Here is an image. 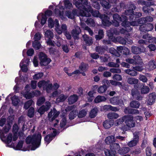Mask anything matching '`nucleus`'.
Segmentation results:
<instances>
[{
	"mask_svg": "<svg viewBox=\"0 0 156 156\" xmlns=\"http://www.w3.org/2000/svg\"><path fill=\"white\" fill-rule=\"evenodd\" d=\"M41 137L40 133L34 134L32 136H29L26 138V142L27 144H31V150H34L40 146Z\"/></svg>",
	"mask_w": 156,
	"mask_h": 156,
	"instance_id": "obj_1",
	"label": "nucleus"
},
{
	"mask_svg": "<svg viewBox=\"0 0 156 156\" xmlns=\"http://www.w3.org/2000/svg\"><path fill=\"white\" fill-rule=\"evenodd\" d=\"M146 23V20L145 17L141 18L138 20L137 21H132L131 22L124 21L122 23V25L124 27L125 29H122L121 30L122 33L124 34L125 31L129 32L131 31L133 28L131 26H137L138 24H143Z\"/></svg>",
	"mask_w": 156,
	"mask_h": 156,
	"instance_id": "obj_2",
	"label": "nucleus"
},
{
	"mask_svg": "<svg viewBox=\"0 0 156 156\" xmlns=\"http://www.w3.org/2000/svg\"><path fill=\"white\" fill-rule=\"evenodd\" d=\"M76 7L80 10H86L90 6L88 3L87 0H78L75 3Z\"/></svg>",
	"mask_w": 156,
	"mask_h": 156,
	"instance_id": "obj_3",
	"label": "nucleus"
},
{
	"mask_svg": "<svg viewBox=\"0 0 156 156\" xmlns=\"http://www.w3.org/2000/svg\"><path fill=\"white\" fill-rule=\"evenodd\" d=\"M40 64L42 66H46L51 61V60L47 57V55L44 53L41 52L39 55Z\"/></svg>",
	"mask_w": 156,
	"mask_h": 156,
	"instance_id": "obj_4",
	"label": "nucleus"
},
{
	"mask_svg": "<svg viewBox=\"0 0 156 156\" xmlns=\"http://www.w3.org/2000/svg\"><path fill=\"white\" fill-rule=\"evenodd\" d=\"M139 132H135L133 133V140L127 143V145L129 147H132L136 145L139 141Z\"/></svg>",
	"mask_w": 156,
	"mask_h": 156,
	"instance_id": "obj_5",
	"label": "nucleus"
},
{
	"mask_svg": "<svg viewBox=\"0 0 156 156\" xmlns=\"http://www.w3.org/2000/svg\"><path fill=\"white\" fill-rule=\"evenodd\" d=\"M87 10H80V12L79 13L80 19L82 24L83 25H85L84 23H83L82 22H85L87 19V17H89L91 16L90 13H88Z\"/></svg>",
	"mask_w": 156,
	"mask_h": 156,
	"instance_id": "obj_6",
	"label": "nucleus"
},
{
	"mask_svg": "<svg viewBox=\"0 0 156 156\" xmlns=\"http://www.w3.org/2000/svg\"><path fill=\"white\" fill-rule=\"evenodd\" d=\"M135 4L132 2L129 3L127 5L128 9L126 10L124 12V14L127 16L132 15L134 12V10L136 9Z\"/></svg>",
	"mask_w": 156,
	"mask_h": 156,
	"instance_id": "obj_7",
	"label": "nucleus"
},
{
	"mask_svg": "<svg viewBox=\"0 0 156 156\" xmlns=\"http://www.w3.org/2000/svg\"><path fill=\"white\" fill-rule=\"evenodd\" d=\"M81 33L80 28L78 26L75 27L71 31L72 36L74 40L79 39V34Z\"/></svg>",
	"mask_w": 156,
	"mask_h": 156,
	"instance_id": "obj_8",
	"label": "nucleus"
},
{
	"mask_svg": "<svg viewBox=\"0 0 156 156\" xmlns=\"http://www.w3.org/2000/svg\"><path fill=\"white\" fill-rule=\"evenodd\" d=\"M125 122L127 126L129 128L134 127L135 125V122L133 120V117L130 115H126Z\"/></svg>",
	"mask_w": 156,
	"mask_h": 156,
	"instance_id": "obj_9",
	"label": "nucleus"
},
{
	"mask_svg": "<svg viewBox=\"0 0 156 156\" xmlns=\"http://www.w3.org/2000/svg\"><path fill=\"white\" fill-rule=\"evenodd\" d=\"M156 95L154 92H153L149 94L147 96L146 99V102L147 105H153L155 101Z\"/></svg>",
	"mask_w": 156,
	"mask_h": 156,
	"instance_id": "obj_10",
	"label": "nucleus"
},
{
	"mask_svg": "<svg viewBox=\"0 0 156 156\" xmlns=\"http://www.w3.org/2000/svg\"><path fill=\"white\" fill-rule=\"evenodd\" d=\"M51 106V103L49 101H46L45 103V105H43L38 110V112L40 113L41 115L43 114L45 112L48 110Z\"/></svg>",
	"mask_w": 156,
	"mask_h": 156,
	"instance_id": "obj_11",
	"label": "nucleus"
},
{
	"mask_svg": "<svg viewBox=\"0 0 156 156\" xmlns=\"http://www.w3.org/2000/svg\"><path fill=\"white\" fill-rule=\"evenodd\" d=\"M131 48L132 53L135 54H140L146 51V48L143 45H140V47L133 46Z\"/></svg>",
	"mask_w": 156,
	"mask_h": 156,
	"instance_id": "obj_12",
	"label": "nucleus"
},
{
	"mask_svg": "<svg viewBox=\"0 0 156 156\" xmlns=\"http://www.w3.org/2000/svg\"><path fill=\"white\" fill-rule=\"evenodd\" d=\"M113 19L114 21H119V22H122L121 25L122 26V23L124 22H128L126 16H122V18L117 14H114L113 16Z\"/></svg>",
	"mask_w": 156,
	"mask_h": 156,
	"instance_id": "obj_13",
	"label": "nucleus"
},
{
	"mask_svg": "<svg viewBox=\"0 0 156 156\" xmlns=\"http://www.w3.org/2000/svg\"><path fill=\"white\" fill-rule=\"evenodd\" d=\"M142 16V13L140 12H133V14L129 15V20L130 21H137L138 18Z\"/></svg>",
	"mask_w": 156,
	"mask_h": 156,
	"instance_id": "obj_14",
	"label": "nucleus"
},
{
	"mask_svg": "<svg viewBox=\"0 0 156 156\" xmlns=\"http://www.w3.org/2000/svg\"><path fill=\"white\" fill-rule=\"evenodd\" d=\"M117 50L119 53L123 55H127L129 53V50L128 48L125 47L120 46L117 48Z\"/></svg>",
	"mask_w": 156,
	"mask_h": 156,
	"instance_id": "obj_15",
	"label": "nucleus"
},
{
	"mask_svg": "<svg viewBox=\"0 0 156 156\" xmlns=\"http://www.w3.org/2000/svg\"><path fill=\"white\" fill-rule=\"evenodd\" d=\"M124 112L126 114H139V112L137 109L130 108L127 107L125 108Z\"/></svg>",
	"mask_w": 156,
	"mask_h": 156,
	"instance_id": "obj_16",
	"label": "nucleus"
},
{
	"mask_svg": "<svg viewBox=\"0 0 156 156\" xmlns=\"http://www.w3.org/2000/svg\"><path fill=\"white\" fill-rule=\"evenodd\" d=\"M89 8V9H88L87 10V11L88 12H89L90 15L91 14L93 16L95 17H98L100 18L102 14L99 12L98 10H93L91 6H90Z\"/></svg>",
	"mask_w": 156,
	"mask_h": 156,
	"instance_id": "obj_17",
	"label": "nucleus"
},
{
	"mask_svg": "<svg viewBox=\"0 0 156 156\" xmlns=\"http://www.w3.org/2000/svg\"><path fill=\"white\" fill-rule=\"evenodd\" d=\"M83 37L87 45L90 46L93 43V42L91 37L85 34L83 36Z\"/></svg>",
	"mask_w": 156,
	"mask_h": 156,
	"instance_id": "obj_18",
	"label": "nucleus"
},
{
	"mask_svg": "<svg viewBox=\"0 0 156 156\" xmlns=\"http://www.w3.org/2000/svg\"><path fill=\"white\" fill-rule=\"evenodd\" d=\"M12 134L11 133H9L5 141V143L7 144L6 146L10 147H12L13 143H12L10 145L9 144L12 142Z\"/></svg>",
	"mask_w": 156,
	"mask_h": 156,
	"instance_id": "obj_19",
	"label": "nucleus"
},
{
	"mask_svg": "<svg viewBox=\"0 0 156 156\" xmlns=\"http://www.w3.org/2000/svg\"><path fill=\"white\" fill-rule=\"evenodd\" d=\"M77 14V12L76 10L73 9L71 12L70 11H68L66 12V16L69 18L73 19L75 16Z\"/></svg>",
	"mask_w": 156,
	"mask_h": 156,
	"instance_id": "obj_20",
	"label": "nucleus"
},
{
	"mask_svg": "<svg viewBox=\"0 0 156 156\" xmlns=\"http://www.w3.org/2000/svg\"><path fill=\"white\" fill-rule=\"evenodd\" d=\"M113 123V120L109 119L106 120L103 122V126L105 129H108L112 126Z\"/></svg>",
	"mask_w": 156,
	"mask_h": 156,
	"instance_id": "obj_21",
	"label": "nucleus"
},
{
	"mask_svg": "<svg viewBox=\"0 0 156 156\" xmlns=\"http://www.w3.org/2000/svg\"><path fill=\"white\" fill-rule=\"evenodd\" d=\"M120 147L119 144L118 143H113L110 145V150L114 151L115 153L117 151L118 152L119 149Z\"/></svg>",
	"mask_w": 156,
	"mask_h": 156,
	"instance_id": "obj_22",
	"label": "nucleus"
},
{
	"mask_svg": "<svg viewBox=\"0 0 156 156\" xmlns=\"http://www.w3.org/2000/svg\"><path fill=\"white\" fill-rule=\"evenodd\" d=\"M67 31V27L65 24H62L61 26V28L59 27V28L56 29V32L59 34H61L62 33H64Z\"/></svg>",
	"mask_w": 156,
	"mask_h": 156,
	"instance_id": "obj_23",
	"label": "nucleus"
},
{
	"mask_svg": "<svg viewBox=\"0 0 156 156\" xmlns=\"http://www.w3.org/2000/svg\"><path fill=\"white\" fill-rule=\"evenodd\" d=\"M78 97L76 94H74L70 96L68 98V101L69 104H72L76 102L78 100Z\"/></svg>",
	"mask_w": 156,
	"mask_h": 156,
	"instance_id": "obj_24",
	"label": "nucleus"
},
{
	"mask_svg": "<svg viewBox=\"0 0 156 156\" xmlns=\"http://www.w3.org/2000/svg\"><path fill=\"white\" fill-rule=\"evenodd\" d=\"M142 10L145 13L147 14L154 11V9L150 6L146 5L143 7Z\"/></svg>",
	"mask_w": 156,
	"mask_h": 156,
	"instance_id": "obj_25",
	"label": "nucleus"
},
{
	"mask_svg": "<svg viewBox=\"0 0 156 156\" xmlns=\"http://www.w3.org/2000/svg\"><path fill=\"white\" fill-rule=\"evenodd\" d=\"M105 141L106 144L108 145H110L115 142V139L114 138V136L112 135L107 137L105 139Z\"/></svg>",
	"mask_w": 156,
	"mask_h": 156,
	"instance_id": "obj_26",
	"label": "nucleus"
},
{
	"mask_svg": "<svg viewBox=\"0 0 156 156\" xmlns=\"http://www.w3.org/2000/svg\"><path fill=\"white\" fill-rule=\"evenodd\" d=\"M110 102L113 105H119L121 103L122 101L119 100L118 97H114L110 99Z\"/></svg>",
	"mask_w": 156,
	"mask_h": 156,
	"instance_id": "obj_27",
	"label": "nucleus"
},
{
	"mask_svg": "<svg viewBox=\"0 0 156 156\" xmlns=\"http://www.w3.org/2000/svg\"><path fill=\"white\" fill-rule=\"evenodd\" d=\"M130 149L129 147H124L120 148L118 153L121 154H124L128 153Z\"/></svg>",
	"mask_w": 156,
	"mask_h": 156,
	"instance_id": "obj_28",
	"label": "nucleus"
},
{
	"mask_svg": "<svg viewBox=\"0 0 156 156\" xmlns=\"http://www.w3.org/2000/svg\"><path fill=\"white\" fill-rule=\"evenodd\" d=\"M118 34V31L115 28H110L108 33V35L109 37H112L114 34L117 35Z\"/></svg>",
	"mask_w": 156,
	"mask_h": 156,
	"instance_id": "obj_29",
	"label": "nucleus"
},
{
	"mask_svg": "<svg viewBox=\"0 0 156 156\" xmlns=\"http://www.w3.org/2000/svg\"><path fill=\"white\" fill-rule=\"evenodd\" d=\"M126 73L130 75L131 76H136L137 74L138 73L135 71L134 69H128L125 70Z\"/></svg>",
	"mask_w": 156,
	"mask_h": 156,
	"instance_id": "obj_30",
	"label": "nucleus"
},
{
	"mask_svg": "<svg viewBox=\"0 0 156 156\" xmlns=\"http://www.w3.org/2000/svg\"><path fill=\"white\" fill-rule=\"evenodd\" d=\"M11 126L9 123H8L7 124L5 125L2 129H0V133H7L9 132L11 128Z\"/></svg>",
	"mask_w": 156,
	"mask_h": 156,
	"instance_id": "obj_31",
	"label": "nucleus"
},
{
	"mask_svg": "<svg viewBox=\"0 0 156 156\" xmlns=\"http://www.w3.org/2000/svg\"><path fill=\"white\" fill-rule=\"evenodd\" d=\"M98 109L97 108L95 107L93 108L90 112L89 116L91 118H94L97 115Z\"/></svg>",
	"mask_w": 156,
	"mask_h": 156,
	"instance_id": "obj_32",
	"label": "nucleus"
},
{
	"mask_svg": "<svg viewBox=\"0 0 156 156\" xmlns=\"http://www.w3.org/2000/svg\"><path fill=\"white\" fill-rule=\"evenodd\" d=\"M130 105L132 108H138L140 105V104L139 101L133 100L130 103Z\"/></svg>",
	"mask_w": 156,
	"mask_h": 156,
	"instance_id": "obj_33",
	"label": "nucleus"
},
{
	"mask_svg": "<svg viewBox=\"0 0 156 156\" xmlns=\"http://www.w3.org/2000/svg\"><path fill=\"white\" fill-rule=\"evenodd\" d=\"M149 69L153 70L156 68V62L153 59L149 61L148 64Z\"/></svg>",
	"mask_w": 156,
	"mask_h": 156,
	"instance_id": "obj_34",
	"label": "nucleus"
},
{
	"mask_svg": "<svg viewBox=\"0 0 156 156\" xmlns=\"http://www.w3.org/2000/svg\"><path fill=\"white\" fill-rule=\"evenodd\" d=\"M77 113L78 112L77 110H73L70 112L69 115V119L71 120L73 119L76 117Z\"/></svg>",
	"mask_w": 156,
	"mask_h": 156,
	"instance_id": "obj_35",
	"label": "nucleus"
},
{
	"mask_svg": "<svg viewBox=\"0 0 156 156\" xmlns=\"http://www.w3.org/2000/svg\"><path fill=\"white\" fill-rule=\"evenodd\" d=\"M143 87L141 89L140 93L141 94H147L149 93L150 89L149 87L147 86H144V84H142L141 85Z\"/></svg>",
	"mask_w": 156,
	"mask_h": 156,
	"instance_id": "obj_36",
	"label": "nucleus"
},
{
	"mask_svg": "<svg viewBox=\"0 0 156 156\" xmlns=\"http://www.w3.org/2000/svg\"><path fill=\"white\" fill-rule=\"evenodd\" d=\"M95 50L99 54L102 55L104 54L105 51V49L103 47L97 46L95 48Z\"/></svg>",
	"mask_w": 156,
	"mask_h": 156,
	"instance_id": "obj_37",
	"label": "nucleus"
},
{
	"mask_svg": "<svg viewBox=\"0 0 156 156\" xmlns=\"http://www.w3.org/2000/svg\"><path fill=\"white\" fill-rule=\"evenodd\" d=\"M139 80L138 79L133 77L129 78L127 80V83L131 85L137 84Z\"/></svg>",
	"mask_w": 156,
	"mask_h": 156,
	"instance_id": "obj_38",
	"label": "nucleus"
},
{
	"mask_svg": "<svg viewBox=\"0 0 156 156\" xmlns=\"http://www.w3.org/2000/svg\"><path fill=\"white\" fill-rule=\"evenodd\" d=\"M34 101L32 100H29L25 102L23 108L25 110H27L30 108V107L32 105Z\"/></svg>",
	"mask_w": 156,
	"mask_h": 156,
	"instance_id": "obj_39",
	"label": "nucleus"
},
{
	"mask_svg": "<svg viewBox=\"0 0 156 156\" xmlns=\"http://www.w3.org/2000/svg\"><path fill=\"white\" fill-rule=\"evenodd\" d=\"M104 32L102 30H100L98 35H95V38L96 40H99L102 39L104 37Z\"/></svg>",
	"mask_w": 156,
	"mask_h": 156,
	"instance_id": "obj_40",
	"label": "nucleus"
},
{
	"mask_svg": "<svg viewBox=\"0 0 156 156\" xmlns=\"http://www.w3.org/2000/svg\"><path fill=\"white\" fill-rule=\"evenodd\" d=\"M23 96L27 99H30L34 96V92L26 91L23 94Z\"/></svg>",
	"mask_w": 156,
	"mask_h": 156,
	"instance_id": "obj_41",
	"label": "nucleus"
},
{
	"mask_svg": "<svg viewBox=\"0 0 156 156\" xmlns=\"http://www.w3.org/2000/svg\"><path fill=\"white\" fill-rule=\"evenodd\" d=\"M88 66L87 64L82 62L79 66V69L82 71L85 72L88 69Z\"/></svg>",
	"mask_w": 156,
	"mask_h": 156,
	"instance_id": "obj_42",
	"label": "nucleus"
},
{
	"mask_svg": "<svg viewBox=\"0 0 156 156\" xmlns=\"http://www.w3.org/2000/svg\"><path fill=\"white\" fill-rule=\"evenodd\" d=\"M34 108L33 107H30L27 111V115L30 118L33 117L34 116Z\"/></svg>",
	"mask_w": 156,
	"mask_h": 156,
	"instance_id": "obj_43",
	"label": "nucleus"
},
{
	"mask_svg": "<svg viewBox=\"0 0 156 156\" xmlns=\"http://www.w3.org/2000/svg\"><path fill=\"white\" fill-rule=\"evenodd\" d=\"M11 98L13 105L15 106H17L20 101L18 97L14 95V96L12 97Z\"/></svg>",
	"mask_w": 156,
	"mask_h": 156,
	"instance_id": "obj_44",
	"label": "nucleus"
},
{
	"mask_svg": "<svg viewBox=\"0 0 156 156\" xmlns=\"http://www.w3.org/2000/svg\"><path fill=\"white\" fill-rule=\"evenodd\" d=\"M100 4L103 7L106 9H110L111 6L110 4L105 0L101 1Z\"/></svg>",
	"mask_w": 156,
	"mask_h": 156,
	"instance_id": "obj_45",
	"label": "nucleus"
},
{
	"mask_svg": "<svg viewBox=\"0 0 156 156\" xmlns=\"http://www.w3.org/2000/svg\"><path fill=\"white\" fill-rule=\"evenodd\" d=\"M32 46L35 49L38 50L41 48V45L39 41L35 40L33 42Z\"/></svg>",
	"mask_w": 156,
	"mask_h": 156,
	"instance_id": "obj_46",
	"label": "nucleus"
},
{
	"mask_svg": "<svg viewBox=\"0 0 156 156\" xmlns=\"http://www.w3.org/2000/svg\"><path fill=\"white\" fill-rule=\"evenodd\" d=\"M104 108L107 110H110L114 112L118 111L119 110V108H118L116 107L112 106L109 105H105L104 106Z\"/></svg>",
	"mask_w": 156,
	"mask_h": 156,
	"instance_id": "obj_47",
	"label": "nucleus"
},
{
	"mask_svg": "<svg viewBox=\"0 0 156 156\" xmlns=\"http://www.w3.org/2000/svg\"><path fill=\"white\" fill-rule=\"evenodd\" d=\"M107 117L109 119H113L117 118L119 117V115L115 112L109 113L108 114Z\"/></svg>",
	"mask_w": 156,
	"mask_h": 156,
	"instance_id": "obj_48",
	"label": "nucleus"
},
{
	"mask_svg": "<svg viewBox=\"0 0 156 156\" xmlns=\"http://www.w3.org/2000/svg\"><path fill=\"white\" fill-rule=\"evenodd\" d=\"M106 98L104 96H98L94 99V101L96 103H98L101 101H105Z\"/></svg>",
	"mask_w": 156,
	"mask_h": 156,
	"instance_id": "obj_49",
	"label": "nucleus"
},
{
	"mask_svg": "<svg viewBox=\"0 0 156 156\" xmlns=\"http://www.w3.org/2000/svg\"><path fill=\"white\" fill-rule=\"evenodd\" d=\"M24 61L23 59L21 62L20 64V66L21 69L23 72H27L28 71L27 66L26 64H23L22 66H21V64H23L24 63Z\"/></svg>",
	"mask_w": 156,
	"mask_h": 156,
	"instance_id": "obj_50",
	"label": "nucleus"
},
{
	"mask_svg": "<svg viewBox=\"0 0 156 156\" xmlns=\"http://www.w3.org/2000/svg\"><path fill=\"white\" fill-rule=\"evenodd\" d=\"M49 81H46L44 87V88L46 90L47 92L51 90L52 88V85L51 83H49Z\"/></svg>",
	"mask_w": 156,
	"mask_h": 156,
	"instance_id": "obj_51",
	"label": "nucleus"
},
{
	"mask_svg": "<svg viewBox=\"0 0 156 156\" xmlns=\"http://www.w3.org/2000/svg\"><path fill=\"white\" fill-rule=\"evenodd\" d=\"M87 113V109H83L80 111L78 114V117L80 118H82L86 116Z\"/></svg>",
	"mask_w": 156,
	"mask_h": 156,
	"instance_id": "obj_52",
	"label": "nucleus"
},
{
	"mask_svg": "<svg viewBox=\"0 0 156 156\" xmlns=\"http://www.w3.org/2000/svg\"><path fill=\"white\" fill-rule=\"evenodd\" d=\"M86 23L90 27H94L95 26V22L94 20L91 18L87 19L86 21Z\"/></svg>",
	"mask_w": 156,
	"mask_h": 156,
	"instance_id": "obj_53",
	"label": "nucleus"
},
{
	"mask_svg": "<svg viewBox=\"0 0 156 156\" xmlns=\"http://www.w3.org/2000/svg\"><path fill=\"white\" fill-rule=\"evenodd\" d=\"M109 52L111 54L115 55L116 56H119L120 55L119 53V52L117 50H116L114 48L112 47L111 48L109 49Z\"/></svg>",
	"mask_w": 156,
	"mask_h": 156,
	"instance_id": "obj_54",
	"label": "nucleus"
},
{
	"mask_svg": "<svg viewBox=\"0 0 156 156\" xmlns=\"http://www.w3.org/2000/svg\"><path fill=\"white\" fill-rule=\"evenodd\" d=\"M45 36L46 38H48V39L53 38L54 34L51 31L48 30L45 32Z\"/></svg>",
	"mask_w": 156,
	"mask_h": 156,
	"instance_id": "obj_55",
	"label": "nucleus"
},
{
	"mask_svg": "<svg viewBox=\"0 0 156 156\" xmlns=\"http://www.w3.org/2000/svg\"><path fill=\"white\" fill-rule=\"evenodd\" d=\"M105 156H115V153L111 150L106 149L105 151Z\"/></svg>",
	"mask_w": 156,
	"mask_h": 156,
	"instance_id": "obj_56",
	"label": "nucleus"
},
{
	"mask_svg": "<svg viewBox=\"0 0 156 156\" xmlns=\"http://www.w3.org/2000/svg\"><path fill=\"white\" fill-rule=\"evenodd\" d=\"M67 97L63 94L60 95L56 99V101L58 102H63L66 99Z\"/></svg>",
	"mask_w": 156,
	"mask_h": 156,
	"instance_id": "obj_57",
	"label": "nucleus"
},
{
	"mask_svg": "<svg viewBox=\"0 0 156 156\" xmlns=\"http://www.w3.org/2000/svg\"><path fill=\"white\" fill-rule=\"evenodd\" d=\"M126 118V115H125L122 116V117L117 119L115 121V124L117 125H119L122 124V123L124 121H125Z\"/></svg>",
	"mask_w": 156,
	"mask_h": 156,
	"instance_id": "obj_58",
	"label": "nucleus"
},
{
	"mask_svg": "<svg viewBox=\"0 0 156 156\" xmlns=\"http://www.w3.org/2000/svg\"><path fill=\"white\" fill-rule=\"evenodd\" d=\"M53 138L49 134L45 136L44 140L47 143V145L48 144L53 140Z\"/></svg>",
	"mask_w": 156,
	"mask_h": 156,
	"instance_id": "obj_59",
	"label": "nucleus"
},
{
	"mask_svg": "<svg viewBox=\"0 0 156 156\" xmlns=\"http://www.w3.org/2000/svg\"><path fill=\"white\" fill-rule=\"evenodd\" d=\"M64 6L66 9H70L72 6L69 0H64Z\"/></svg>",
	"mask_w": 156,
	"mask_h": 156,
	"instance_id": "obj_60",
	"label": "nucleus"
},
{
	"mask_svg": "<svg viewBox=\"0 0 156 156\" xmlns=\"http://www.w3.org/2000/svg\"><path fill=\"white\" fill-rule=\"evenodd\" d=\"M45 101V98L44 97H40L37 100V105L38 106H40L43 104Z\"/></svg>",
	"mask_w": 156,
	"mask_h": 156,
	"instance_id": "obj_61",
	"label": "nucleus"
},
{
	"mask_svg": "<svg viewBox=\"0 0 156 156\" xmlns=\"http://www.w3.org/2000/svg\"><path fill=\"white\" fill-rule=\"evenodd\" d=\"M107 89V87L103 85L100 86L98 88V91L99 93H103Z\"/></svg>",
	"mask_w": 156,
	"mask_h": 156,
	"instance_id": "obj_62",
	"label": "nucleus"
},
{
	"mask_svg": "<svg viewBox=\"0 0 156 156\" xmlns=\"http://www.w3.org/2000/svg\"><path fill=\"white\" fill-rule=\"evenodd\" d=\"M53 116L51 119V121L52 122L59 115L60 112L57 111L55 108H53Z\"/></svg>",
	"mask_w": 156,
	"mask_h": 156,
	"instance_id": "obj_63",
	"label": "nucleus"
},
{
	"mask_svg": "<svg viewBox=\"0 0 156 156\" xmlns=\"http://www.w3.org/2000/svg\"><path fill=\"white\" fill-rule=\"evenodd\" d=\"M106 65L109 67H111L119 68V64L116 63L112 62H109Z\"/></svg>",
	"mask_w": 156,
	"mask_h": 156,
	"instance_id": "obj_64",
	"label": "nucleus"
}]
</instances>
